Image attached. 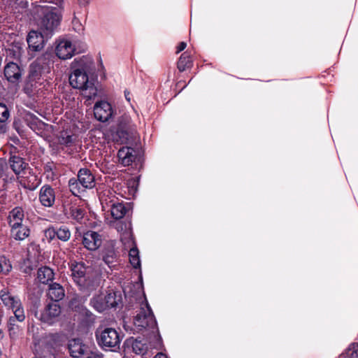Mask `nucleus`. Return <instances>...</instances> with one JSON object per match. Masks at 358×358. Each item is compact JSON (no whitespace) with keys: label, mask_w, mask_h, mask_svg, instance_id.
Listing matches in <instances>:
<instances>
[{"label":"nucleus","mask_w":358,"mask_h":358,"mask_svg":"<svg viewBox=\"0 0 358 358\" xmlns=\"http://www.w3.org/2000/svg\"><path fill=\"white\" fill-rule=\"evenodd\" d=\"M71 69L72 72L69 76L70 85L73 88L81 90L82 94L87 99L96 97L97 89L88 77V74L94 70L92 59L87 56L76 58L71 64Z\"/></svg>","instance_id":"nucleus-1"},{"label":"nucleus","mask_w":358,"mask_h":358,"mask_svg":"<svg viewBox=\"0 0 358 358\" xmlns=\"http://www.w3.org/2000/svg\"><path fill=\"white\" fill-rule=\"evenodd\" d=\"M35 20L38 19V25L46 38L50 37L59 24L60 15L56 7L47 4H36L34 8Z\"/></svg>","instance_id":"nucleus-2"},{"label":"nucleus","mask_w":358,"mask_h":358,"mask_svg":"<svg viewBox=\"0 0 358 358\" xmlns=\"http://www.w3.org/2000/svg\"><path fill=\"white\" fill-rule=\"evenodd\" d=\"M73 281L82 289H93L98 286L99 277L95 270L83 262L71 260L69 263Z\"/></svg>","instance_id":"nucleus-3"},{"label":"nucleus","mask_w":358,"mask_h":358,"mask_svg":"<svg viewBox=\"0 0 358 358\" xmlns=\"http://www.w3.org/2000/svg\"><path fill=\"white\" fill-rule=\"evenodd\" d=\"M70 191L75 196H78L86 189H92L95 186V178L87 169H81L78 171V178H71L69 181Z\"/></svg>","instance_id":"nucleus-4"},{"label":"nucleus","mask_w":358,"mask_h":358,"mask_svg":"<svg viewBox=\"0 0 358 358\" xmlns=\"http://www.w3.org/2000/svg\"><path fill=\"white\" fill-rule=\"evenodd\" d=\"M53 55L49 52H45L37 57L30 65V77L37 79L42 75L50 73L53 68Z\"/></svg>","instance_id":"nucleus-5"},{"label":"nucleus","mask_w":358,"mask_h":358,"mask_svg":"<svg viewBox=\"0 0 358 358\" xmlns=\"http://www.w3.org/2000/svg\"><path fill=\"white\" fill-rule=\"evenodd\" d=\"M117 134L125 143H130L136 140L137 131L136 125L131 117L127 114L122 115L118 123Z\"/></svg>","instance_id":"nucleus-6"},{"label":"nucleus","mask_w":358,"mask_h":358,"mask_svg":"<svg viewBox=\"0 0 358 358\" xmlns=\"http://www.w3.org/2000/svg\"><path fill=\"white\" fill-rule=\"evenodd\" d=\"M134 323L140 329L150 328L154 330L156 329L157 322L147 301L141 307L139 313L134 317Z\"/></svg>","instance_id":"nucleus-7"},{"label":"nucleus","mask_w":358,"mask_h":358,"mask_svg":"<svg viewBox=\"0 0 358 358\" xmlns=\"http://www.w3.org/2000/svg\"><path fill=\"white\" fill-rule=\"evenodd\" d=\"M1 298L6 306L11 307L13 310L14 316L10 317L9 319L8 330L10 336L14 337L19 331V325L17 323L22 321V310L20 308H15V304L17 303V302H16L13 297L7 294H3Z\"/></svg>","instance_id":"nucleus-8"},{"label":"nucleus","mask_w":358,"mask_h":358,"mask_svg":"<svg viewBox=\"0 0 358 358\" xmlns=\"http://www.w3.org/2000/svg\"><path fill=\"white\" fill-rule=\"evenodd\" d=\"M98 343L103 348L117 347L120 343L118 333L115 329L106 328L99 335H96Z\"/></svg>","instance_id":"nucleus-9"},{"label":"nucleus","mask_w":358,"mask_h":358,"mask_svg":"<svg viewBox=\"0 0 358 358\" xmlns=\"http://www.w3.org/2000/svg\"><path fill=\"white\" fill-rule=\"evenodd\" d=\"M155 342H150L149 344L144 338L138 337L131 343L133 351L137 355L145 354L149 348H157L161 345V338L159 336L153 335Z\"/></svg>","instance_id":"nucleus-10"},{"label":"nucleus","mask_w":358,"mask_h":358,"mask_svg":"<svg viewBox=\"0 0 358 358\" xmlns=\"http://www.w3.org/2000/svg\"><path fill=\"white\" fill-rule=\"evenodd\" d=\"M45 35L43 32L32 30L27 37V42L28 43V54L30 55V51H40L44 46Z\"/></svg>","instance_id":"nucleus-11"},{"label":"nucleus","mask_w":358,"mask_h":358,"mask_svg":"<svg viewBox=\"0 0 358 358\" xmlns=\"http://www.w3.org/2000/svg\"><path fill=\"white\" fill-rule=\"evenodd\" d=\"M60 313V306L57 303H49L41 311L38 317L45 323L52 324Z\"/></svg>","instance_id":"nucleus-12"},{"label":"nucleus","mask_w":358,"mask_h":358,"mask_svg":"<svg viewBox=\"0 0 358 358\" xmlns=\"http://www.w3.org/2000/svg\"><path fill=\"white\" fill-rule=\"evenodd\" d=\"M94 114L99 121L103 122L108 121L113 115L111 105L107 101L96 103L94 107Z\"/></svg>","instance_id":"nucleus-13"},{"label":"nucleus","mask_w":358,"mask_h":358,"mask_svg":"<svg viewBox=\"0 0 358 358\" xmlns=\"http://www.w3.org/2000/svg\"><path fill=\"white\" fill-rule=\"evenodd\" d=\"M82 243L86 249L94 251L101 245L102 240L97 232L87 231L83 234Z\"/></svg>","instance_id":"nucleus-14"},{"label":"nucleus","mask_w":358,"mask_h":358,"mask_svg":"<svg viewBox=\"0 0 358 358\" xmlns=\"http://www.w3.org/2000/svg\"><path fill=\"white\" fill-rule=\"evenodd\" d=\"M102 203L106 202V205L110 208V214L114 220H121L127 212V208L124 203L118 202L115 199H110L108 201L103 198L101 199Z\"/></svg>","instance_id":"nucleus-15"},{"label":"nucleus","mask_w":358,"mask_h":358,"mask_svg":"<svg viewBox=\"0 0 358 358\" xmlns=\"http://www.w3.org/2000/svg\"><path fill=\"white\" fill-rule=\"evenodd\" d=\"M75 48L68 40L60 41L55 49L57 56L61 59L71 58L75 54Z\"/></svg>","instance_id":"nucleus-16"},{"label":"nucleus","mask_w":358,"mask_h":358,"mask_svg":"<svg viewBox=\"0 0 358 358\" xmlns=\"http://www.w3.org/2000/svg\"><path fill=\"white\" fill-rule=\"evenodd\" d=\"M39 200L45 207H51L55 201V192L50 185H44L41 188Z\"/></svg>","instance_id":"nucleus-17"},{"label":"nucleus","mask_w":358,"mask_h":358,"mask_svg":"<svg viewBox=\"0 0 358 358\" xmlns=\"http://www.w3.org/2000/svg\"><path fill=\"white\" fill-rule=\"evenodd\" d=\"M118 160L123 166H129L136 159V151L131 147H122L117 152Z\"/></svg>","instance_id":"nucleus-18"},{"label":"nucleus","mask_w":358,"mask_h":358,"mask_svg":"<svg viewBox=\"0 0 358 358\" xmlns=\"http://www.w3.org/2000/svg\"><path fill=\"white\" fill-rule=\"evenodd\" d=\"M68 348L71 357L81 358L86 353L87 347L80 339L75 338L69 341Z\"/></svg>","instance_id":"nucleus-19"},{"label":"nucleus","mask_w":358,"mask_h":358,"mask_svg":"<svg viewBox=\"0 0 358 358\" xmlns=\"http://www.w3.org/2000/svg\"><path fill=\"white\" fill-rule=\"evenodd\" d=\"M4 75L10 83H15L21 78L22 71L16 63L10 62L4 68Z\"/></svg>","instance_id":"nucleus-20"},{"label":"nucleus","mask_w":358,"mask_h":358,"mask_svg":"<svg viewBox=\"0 0 358 358\" xmlns=\"http://www.w3.org/2000/svg\"><path fill=\"white\" fill-rule=\"evenodd\" d=\"M47 294L48 297L54 301L53 303H57L62 300L65 296L63 287L57 282L52 283L49 285Z\"/></svg>","instance_id":"nucleus-21"},{"label":"nucleus","mask_w":358,"mask_h":358,"mask_svg":"<svg viewBox=\"0 0 358 358\" xmlns=\"http://www.w3.org/2000/svg\"><path fill=\"white\" fill-rule=\"evenodd\" d=\"M53 270L48 266H43L38 270L37 278L43 284H48L54 279Z\"/></svg>","instance_id":"nucleus-22"},{"label":"nucleus","mask_w":358,"mask_h":358,"mask_svg":"<svg viewBox=\"0 0 358 358\" xmlns=\"http://www.w3.org/2000/svg\"><path fill=\"white\" fill-rule=\"evenodd\" d=\"M109 224L110 227H114L118 232L122 233L125 237L130 238L129 223L121 221L120 220H115L114 221H110Z\"/></svg>","instance_id":"nucleus-23"},{"label":"nucleus","mask_w":358,"mask_h":358,"mask_svg":"<svg viewBox=\"0 0 358 358\" xmlns=\"http://www.w3.org/2000/svg\"><path fill=\"white\" fill-rule=\"evenodd\" d=\"M192 60L189 52H185L180 57L177 67L180 72H182L192 66Z\"/></svg>","instance_id":"nucleus-24"},{"label":"nucleus","mask_w":358,"mask_h":358,"mask_svg":"<svg viewBox=\"0 0 358 358\" xmlns=\"http://www.w3.org/2000/svg\"><path fill=\"white\" fill-rule=\"evenodd\" d=\"M92 306L98 312H103L108 308V304L104 298V294L94 296L90 301Z\"/></svg>","instance_id":"nucleus-25"},{"label":"nucleus","mask_w":358,"mask_h":358,"mask_svg":"<svg viewBox=\"0 0 358 358\" xmlns=\"http://www.w3.org/2000/svg\"><path fill=\"white\" fill-rule=\"evenodd\" d=\"M108 307H115L121 301V296L113 289L108 290L104 295Z\"/></svg>","instance_id":"nucleus-26"},{"label":"nucleus","mask_w":358,"mask_h":358,"mask_svg":"<svg viewBox=\"0 0 358 358\" xmlns=\"http://www.w3.org/2000/svg\"><path fill=\"white\" fill-rule=\"evenodd\" d=\"M10 228V237L15 241L22 240V222H8Z\"/></svg>","instance_id":"nucleus-27"},{"label":"nucleus","mask_w":358,"mask_h":358,"mask_svg":"<svg viewBox=\"0 0 358 358\" xmlns=\"http://www.w3.org/2000/svg\"><path fill=\"white\" fill-rule=\"evenodd\" d=\"M103 260L110 268L115 266V263L117 262V255L113 248L105 249Z\"/></svg>","instance_id":"nucleus-28"},{"label":"nucleus","mask_w":358,"mask_h":358,"mask_svg":"<svg viewBox=\"0 0 358 358\" xmlns=\"http://www.w3.org/2000/svg\"><path fill=\"white\" fill-rule=\"evenodd\" d=\"M10 168L16 175L22 172V158L19 156H12L10 159Z\"/></svg>","instance_id":"nucleus-29"},{"label":"nucleus","mask_w":358,"mask_h":358,"mask_svg":"<svg viewBox=\"0 0 358 358\" xmlns=\"http://www.w3.org/2000/svg\"><path fill=\"white\" fill-rule=\"evenodd\" d=\"M57 238L64 242L68 241L71 236L69 227L64 225L56 227Z\"/></svg>","instance_id":"nucleus-30"},{"label":"nucleus","mask_w":358,"mask_h":358,"mask_svg":"<svg viewBox=\"0 0 358 358\" xmlns=\"http://www.w3.org/2000/svg\"><path fill=\"white\" fill-rule=\"evenodd\" d=\"M8 222H22V208L16 207L13 209L8 217Z\"/></svg>","instance_id":"nucleus-31"},{"label":"nucleus","mask_w":358,"mask_h":358,"mask_svg":"<svg viewBox=\"0 0 358 358\" xmlns=\"http://www.w3.org/2000/svg\"><path fill=\"white\" fill-rule=\"evenodd\" d=\"M129 262L134 268H137L141 266L139 252L135 247L130 249L129 252Z\"/></svg>","instance_id":"nucleus-32"},{"label":"nucleus","mask_w":358,"mask_h":358,"mask_svg":"<svg viewBox=\"0 0 358 358\" xmlns=\"http://www.w3.org/2000/svg\"><path fill=\"white\" fill-rule=\"evenodd\" d=\"M85 210L78 207H72L70 209L71 217L77 222H80L85 215Z\"/></svg>","instance_id":"nucleus-33"},{"label":"nucleus","mask_w":358,"mask_h":358,"mask_svg":"<svg viewBox=\"0 0 358 358\" xmlns=\"http://www.w3.org/2000/svg\"><path fill=\"white\" fill-rule=\"evenodd\" d=\"M345 355L349 358H358V343H351L347 348Z\"/></svg>","instance_id":"nucleus-34"},{"label":"nucleus","mask_w":358,"mask_h":358,"mask_svg":"<svg viewBox=\"0 0 358 358\" xmlns=\"http://www.w3.org/2000/svg\"><path fill=\"white\" fill-rule=\"evenodd\" d=\"M39 185V180L36 176H31L29 182L26 183L24 181V188L29 189V190L35 189Z\"/></svg>","instance_id":"nucleus-35"},{"label":"nucleus","mask_w":358,"mask_h":358,"mask_svg":"<svg viewBox=\"0 0 358 358\" xmlns=\"http://www.w3.org/2000/svg\"><path fill=\"white\" fill-rule=\"evenodd\" d=\"M11 269V265L8 260H7L4 257H0V273H7Z\"/></svg>","instance_id":"nucleus-36"},{"label":"nucleus","mask_w":358,"mask_h":358,"mask_svg":"<svg viewBox=\"0 0 358 358\" xmlns=\"http://www.w3.org/2000/svg\"><path fill=\"white\" fill-rule=\"evenodd\" d=\"M45 236L50 242L57 237L56 227H50L45 230Z\"/></svg>","instance_id":"nucleus-37"},{"label":"nucleus","mask_w":358,"mask_h":358,"mask_svg":"<svg viewBox=\"0 0 358 358\" xmlns=\"http://www.w3.org/2000/svg\"><path fill=\"white\" fill-rule=\"evenodd\" d=\"M9 117V112L5 104L0 103V122H4Z\"/></svg>","instance_id":"nucleus-38"},{"label":"nucleus","mask_w":358,"mask_h":358,"mask_svg":"<svg viewBox=\"0 0 358 358\" xmlns=\"http://www.w3.org/2000/svg\"><path fill=\"white\" fill-rule=\"evenodd\" d=\"M102 357H103V356L101 354H99L98 352L88 350V348H87V352L83 358H102Z\"/></svg>","instance_id":"nucleus-39"},{"label":"nucleus","mask_w":358,"mask_h":358,"mask_svg":"<svg viewBox=\"0 0 358 358\" xmlns=\"http://www.w3.org/2000/svg\"><path fill=\"white\" fill-rule=\"evenodd\" d=\"M62 2V0H40L39 1H36L34 3H32V5H36V4H46L48 3H54V4H59Z\"/></svg>","instance_id":"nucleus-40"},{"label":"nucleus","mask_w":358,"mask_h":358,"mask_svg":"<svg viewBox=\"0 0 358 358\" xmlns=\"http://www.w3.org/2000/svg\"><path fill=\"white\" fill-rule=\"evenodd\" d=\"M6 169H7V164H6V160H4L3 159H0V178L3 176Z\"/></svg>","instance_id":"nucleus-41"},{"label":"nucleus","mask_w":358,"mask_h":358,"mask_svg":"<svg viewBox=\"0 0 358 358\" xmlns=\"http://www.w3.org/2000/svg\"><path fill=\"white\" fill-rule=\"evenodd\" d=\"M187 46V43L185 42H180L177 46L176 53L178 54L181 51L184 50Z\"/></svg>","instance_id":"nucleus-42"},{"label":"nucleus","mask_w":358,"mask_h":358,"mask_svg":"<svg viewBox=\"0 0 358 358\" xmlns=\"http://www.w3.org/2000/svg\"><path fill=\"white\" fill-rule=\"evenodd\" d=\"M155 358H168L167 356L163 353H158L155 355Z\"/></svg>","instance_id":"nucleus-43"},{"label":"nucleus","mask_w":358,"mask_h":358,"mask_svg":"<svg viewBox=\"0 0 358 358\" xmlns=\"http://www.w3.org/2000/svg\"><path fill=\"white\" fill-rule=\"evenodd\" d=\"M124 96H125L126 99L129 102L131 101L130 93L127 91H125Z\"/></svg>","instance_id":"nucleus-44"},{"label":"nucleus","mask_w":358,"mask_h":358,"mask_svg":"<svg viewBox=\"0 0 358 358\" xmlns=\"http://www.w3.org/2000/svg\"><path fill=\"white\" fill-rule=\"evenodd\" d=\"M72 143V136H68L66 137V141H65V143H66V145H68V144H69V143Z\"/></svg>","instance_id":"nucleus-45"},{"label":"nucleus","mask_w":358,"mask_h":358,"mask_svg":"<svg viewBox=\"0 0 358 358\" xmlns=\"http://www.w3.org/2000/svg\"><path fill=\"white\" fill-rule=\"evenodd\" d=\"M80 4H87L90 0H78Z\"/></svg>","instance_id":"nucleus-46"},{"label":"nucleus","mask_w":358,"mask_h":358,"mask_svg":"<svg viewBox=\"0 0 358 358\" xmlns=\"http://www.w3.org/2000/svg\"><path fill=\"white\" fill-rule=\"evenodd\" d=\"M29 230L27 229L26 231L24 230V236H28L29 235Z\"/></svg>","instance_id":"nucleus-47"},{"label":"nucleus","mask_w":358,"mask_h":358,"mask_svg":"<svg viewBox=\"0 0 358 358\" xmlns=\"http://www.w3.org/2000/svg\"><path fill=\"white\" fill-rule=\"evenodd\" d=\"M23 170H24V175L27 174V169L25 166H24Z\"/></svg>","instance_id":"nucleus-48"},{"label":"nucleus","mask_w":358,"mask_h":358,"mask_svg":"<svg viewBox=\"0 0 358 358\" xmlns=\"http://www.w3.org/2000/svg\"><path fill=\"white\" fill-rule=\"evenodd\" d=\"M27 1L23 3L24 8H25V7L27 6Z\"/></svg>","instance_id":"nucleus-49"},{"label":"nucleus","mask_w":358,"mask_h":358,"mask_svg":"<svg viewBox=\"0 0 358 358\" xmlns=\"http://www.w3.org/2000/svg\"><path fill=\"white\" fill-rule=\"evenodd\" d=\"M2 336V331L0 330V338H1Z\"/></svg>","instance_id":"nucleus-50"},{"label":"nucleus","mask_w":358,"mask_h":358,"mask_svg":"<svg viewBox=\"0 0 358 358\" xmlns=\"http://www.w3.org/2000/svg\"><path fill=\"white\" fill-rule=\"evenodd\" d=\"M2 355V351H1V349L0 348V356H1Z\"/></svg>","instance_id":"nucleus-51"},{"label":"nucleus","mask_w":358,"mask_h":358,"mask_svg":"<svg viewBox=\"0 0 358 358\" xmlns=\"http://www.w3.org/2000/svg\"><path fill=\"white\" fill-rule=\"evenodd\" d=\"M16 129L18 131V134H20V131H19V129L17 128H16Z\"/></svg>","instance_id":"nucleus-52"},{"label":"nucleus","mask_w":358,"mask_h":358,"mask_svg":"<svg viewBox=\"0 0 358 358\" xmlns=\"http://www.w3.org/2000/svg\"><path fill=\"white\" fill-rule=\"evenodd\" d=\"M102 358H103V357H102Z\"/></svg>","instance_id":"nucleus-53"}]
</instances>
